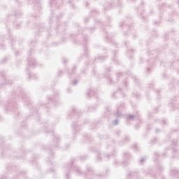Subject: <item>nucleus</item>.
Instances as JSON below:
<instances>
[{"instance_id": "9b49d317", "label": "nucleus", "mask_w": 179, "mask_h": 179, "mask_svg": "<svg viewBox=\"0 0 179 179\" xmlns=\"http://www.w3.org/2000/svg\"><path fill=\"white\" fill-rule=\"evenodd\" d=\"M73 84L74 85H78V80H74V81L73 82Z\"/></svg>"}, {"instance_id": "f03ea898", "label": "nucleus", "mask_w": 179, "mask_h": 179, "mask_svg": "<svg viewBox=\"0 0 179 179\" xmlns=\"http://www.w3.org/2000/svg\"><path fill=\"white\" fill-rule=\"evenodd\" d=\"M95 93L94 90H91L87 92V96H88V97H92V96H94Z\"/></svg>"}, {"instance_id": "f8f14e48", "label": "nucleus", "mask_w": 179, "mask_h": 179, "mask_svg": "<svg viewBox=\"0 0 179 179\" xmlns=\"http://www.w3.org/2000/svg\"><path fill=\"white\" fill-rule=\"evenodd\" d=\"M114 122H115V125H118V120H115V121H114Z\"/></svg>"}, {"instance_id": "0eeeda50", "label": "nucleus", "mask_w": 179, "mask_h": 179, "mask_svg": "<svg viewBox=\"0 0 179 179\" xmlns=\"http://www.w3.org/2000/svg\"><path fill=\"white\" fill-rule=\"evenodd\" d=\"M74 170L76 174H80V169H79L78 168H76Z\"/></svg>"}, {"instance_id": "423d86ee", "label": "nucleus", "mask_w": 179, "mask_h": 179, "mask_svg": "<svg viewBox=\"0 0 179 179\" xmlns=\"http://www.w3.org/2000/svg\"><path fill=\"white\" fill-rule=\"evenodd\" d=\"M145 162H146V157L141 158V159L140 160V164H143Z\"/></svg>"}, {"instance_id": "ddd939ff", "label": "nucleus", "mask_w": 179, "mask_h": 179, "mask_svg": "<svg viewBox=\"0 0 179 179\" xmlns=\"http://www.w3.org/2000/svg\"><path fill=\"white\" fill-rule=\"evenodd\" d=\"M117 76H121L122 74L121 73H116Z\"/></svg>"}, {"instance_id": "20e7f679", "label": "nucleus", "mask_w": 179, "mask_h": 179, "mask_svg": "<svg viewBox=\"0 0 179 179\" xmlns=\"http://www.w3.org/2000/svg\"><path fill=\"white\" fill-rule=\"evenodd\" d=\"M135 118H136V115H129L127 116V120H131V121H134V120H135Z\"/></svg>"}, {"instance_id": "aec40b11", "label": "nucleus", "mask_w": 179, "mask_h": 179, "mask_svg": "<svg viewBox=\"0 0 179 179\" xmlns=\"http://www.w3.org/2000/svg\"><path fill=\"white\" fill-rule=\"evenodd\" d=\"M123 164H124V166H127V164H125V162H123Z\"/></svg>"}, {"instance_id": "39448f33", "label": "nucleus", "mask_w": 179, "mask_h": 179, "mask_svg": "<svg viewBox=\"0 0 179 179\" xmlns=\"http://www.w3.org/2000/svg\"><path fill=\"white\" fill-rule=\"evenodd\" d=\"M171 176H176V174H178V171H177V170H172L171 171Z\"/></svg>"}, {"instance_id": "1a4fd4ad", "label": "nucleus", "mask_w": 179, "mask_h": 179, "mask_svg": "<svg viewBox=\"0 0 179 179\" xmlns=\"http://www.w3.org/2000/svg\"><path fill=\"white\" fill-rule=\"evenodd\" d=\"M29 78H30L31 79H37V76H35V77L30 76Z\"/></svg>"}, {"instance_id": "393cba45", "label": "nucleus", "mask_w": 179, "mask_h": 179, "mask_svg": "<svg viewBox=\"0 0 179 179\" xmlns=\"http://www.w3.org/2000/svg\"><path fill=\"white\" fill-rule=\"evenodd\" d=\"M59 73H62V71H60Z\"/></svg>"}, {"instance_id": "9d476101", "label": "nucleus", "mask_w": 179, "mask_h": 179, "mask_svg": "<svg viewBox=\"0 0 179 179\" xmlns=\"http://www.w3.org/2000/svg\"><path fill=\"white\" fill-rule=\"evenodd\" d=\"M117 117H121V113L120 111H117Z\"/></svg>"}, {"instance_id": "6e6552de", "label": "nucleus", "mask_w": 179, "mask_h": 179, "mask_svg": "<svg viewBox=\"0 0 179 179\" xmlns=\"http://www.w3.org/2000/svg\"><path fill=\"white\" fill-rule=\"evenodd\" d=\"M132 148L134 149L135 150H136V149H138V145H134L132 146Z\"/></svg>"}, {"instance_id": "bb28decb", "label": "nucleus", "mask_w": 179, "mask_h": 179, "mask_svg": "<svg viewBox=\"0 0 179 179\" xmlns=\"http://www.w3.org/2000/svg\"><path fill=\"white\" fill-rule=\"evenodd\" d=\"M178 3H179V1H178Z\"/></svg>"}, {"instance_id": "dca6fc26", "label": "nucleus", "mask_w": 179, "mask_h": 179, "mask_svg": "<svg viewBox=\"0 0 179 179\" xmlns=\"http://www.w3.org/2000/svg\"><path fill=\"white\" fill-rule=\"evenodd\" d=\"M162 124H163L164 125H165V124H166V120H162Z\"/></svg>"}, {"instance_id": "412c9836", "label": "nucleus", "mask_w": 179, "mask_h": 179, "mask_svg": "<svg viewBox=\"0 0 179 179\" xmlns=\"http://www.w3.org/2000/svg\"><path fill=\"white\" fill-rule=\"evenodd\" d=\"M64 64H66V60H64Z\"/></svg>"}, {"instance_id": "b1692460", "label": "nucleus", "mask_w": 179, "mask_h": 179, "mask_svg": "<svg viewBox=\"0 0 179 179\" xmlns=\"http://www.w3.org/2000/svg\"><path fill=\"white\" fill-rule=\"evenodd\" d=\"M147 71L149 72V69H147Z\"/></svg>"}, {"instance_id": "4be33fe9", "label": "nucleus", "mask_w": 179, "mask_h": 179, "mask_svg": "<svg viewBox=\"0 0 179 179\" xmlns=\"http://www.w3.org/2000/svg\"><path fill=\"white\" fill-rule=\"evenodd\" d=\"M108 157V159L110 157V156L108 155H106Z\"/></svg>"}, {"instance_id": "f257e3e1", "label": "nucleus", "mask_w": 179, "mask_h": 179, "mask_svg": "<svg viewBox=\"0 0 179 179\" xmlns=\"http://www.w3.org/2000/svg\"><path fill=\"white\" fill-rule=\"evenodd\" d=\"M28 65L29 68H36L37 63H35L34 59H28Z\"/></svg>"}, {"instance_id": "6ab92c4d", "label": "nucleus", "mask_w": 179, "mask_h": 179, "mask_svg": "<svg viewBox=\"0 0 179 179\" xmlns=\"http://www.w3.org/2000/svg\"><path fill=\"white\" fill-rule=\"evenodd\" d=\"M109 82L110 83H111V78H109Z\"/></svg>"}, {"instance_id": "4468645a", "label": "nucleus", "mask_w": 179, "mask_h": 179, "mask_svg": "<svg viewBox=\"0 0 179 179\" xmlns=\"http://www.w3.org/2000/svg\"><path fill=\"white\" fill-rule=\"evenodd\" d=\"M97 160H100V154L97 155Z\"/></svg>"}, {"instance_id": "2eb2a0df", "label": "nucleus", "mask_w": 179, "mask_h": 179, "mask_svg": "<svg viewBox=\"0 0 179 179\" xmlns=\"http://www.w3.org/2000/svg\"><path fill=\"white\" fill-rule=\"evenodd\" d=\"M159 131H160V130H159V129H156V130H155V132H156L157 134H159Z\"/></svg>"}, {"instance_id": "f3484780", "label": "nucleus", "mask_w": 179, "mask_h": 179, "mask_svg": "<svg viewBox=\"0 0 179 179\" xmlns=\"http://www.w3.org/2000/svg\"><path fill=\"white\" fill-rule=\"evenodd\" d=\"M124 139H125V141H129V138H128V137H126Z\"/></svg>"}, {"instance_id": "a211bd4d", "label": "nucleus", "mask_w": 179, "mask_h": 179, "mask_svg": "<svg viewBox=\"0 0 179 179\" xmlns=\"http://www.w3.org/2000/svg\"><path fill=\"white\" fill-rule=\"evenodd\" d=\"M138 125H136V129H138Z\"/></svg>"}, {"instance_id": "7ed1b4c3", "label": "nucleus", "mask_w": 179, "mask_h": 179, "mask_svg": "<svg viewBox=\"0 0 179 179\" xmlns=\"http://www.w3.org/2000/svg\"><path fill=\"white\" fill-rule=\"evenodd\" d=\"M124 159H125V160H131V155L129 153L125 152L124 154Z\"/></svg>"}, {"instance_id": "5701e85b", "label": "nucleus", "mask_w": 179, "mask_h": 179, "mask_svg": "<svg viewBox=\"0 0 179 179\" xmlns=\"http://www.w3.org/2000/svg\"><path fill=\"white\" fill-rule=\"evenodd\" d=\"M68 176H69V175H68V174H66L67 179H69Z\"/></svg>"}, {"instance_id": "a878e982", "label": "nucleus", "mask_w": 179, "mask_h": 179, "mask_svg": "<svg viewBox=\"0 0 179 179\" xmlns=\"http://www.w3.org/2000/svg\"><path fill=\"white\" fill-rule=\"evenodd\" d=\"M49 100H51V98H49Z\"/></svg>"}]
</instances>
